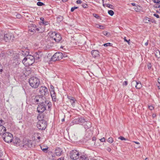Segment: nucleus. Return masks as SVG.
Wrapping results in <instances>:
<instances>
[{"label":"nucleus","instance_id":"45","mask_svg":"<svg viewBox=\"0 0 160 160\" xmlns=\"http://www.w3.org/2000/svg\"><path fill=\"white\" fill-rule=\"evenodd\" d=\"M82 6L84 8H87L88 7V5L85 3L82 4Z\"/></svg>","mask_w":160,"mask_h":160},{"label":"nucleus","instance_id":"33","mask_svg":"<svg viewBox=\"0 0 160 160\" xmlns=\"http://www.w3.org/2000/svg\"><path fill=\"white\" fill-rule=\"evenodd\" d=\"M108 13L111 16H112L114 14V12L112 10H108Z\"/></svg>","mask_w":160,"mask_h":160},{"label":"nucleus","instance_id":"57","mask_svg":"<svg viewBox=\"0 0 160 160\" xmlns=\"http://www.w3.org/2000/svg\"><path fill=\"white\" fill-rule=\"evenodd\" d=\"M39 118H42V117L40 115V114L38 115L37 117V119L38 120H40V119Z\"/></svg>","mask_w":160,"mask_h":160},{"label":"nucleus","instance_id":"26","mask_svg":"<svg viewBox=\"0 0 160 160\" xmlns=\"http://www.w3.org/2000/svg\"><path fill=\"white\" fill-rule=\"evenodd\" d=\"M39 97H40V95H39L36 96L35 98L33 99V102L36 103L39 102Z\"/></svg>","mask_w":160,"mask_h":160},{"label":"nucleus","instance_id":"53","mask_svg":"<svg viewBox=\"0 0 160 160\" xmlns=\"http://www.w3.org/2000/svg\"><path fill=\"white\" fill-rule=\"evenodd\" d=\"M82 2V1L80 0H78L76 1V3L78 4H81Z\"/></svg>","mask_w":160,"mask_h":160},{"label":"nucleus","instance_id":"13","mask_svg":"<svg viewBox=\"0 0 160 160\" xmlns=\"http://www.w3.org/2000/svg\"><path fill=\"white\" fill-rule=\"evenodd\" d=\"M3 36H4L3 40L5 41V42H9L10 41H12L13 40V36H12L10 34L3 33Z\"/></svg>","mask_w":160,"mask_h":160},{"label":"nucleus","instance_id":"1","mask_svg":"<svg viewBox=\"0 0 160 160\" xmlns=\"http://www.w3.org/2000/svg\"><path fill=\"white\" fill-rule=\"evenodd\" d=\"M30 85L32 88H36L38 87L40 84V80L36 77H32L29 80Z\"/></svg>","mask_w":160,"mask_h":160},{"label":"nucleus","instance_id":"23","mask_svg":"<svg viewBox=\"0 0 160 160\" xmlns=\"http://www.w3.org/2000/svg\"><path fill=\"white\" fill-rule=\"evenodd\" d=\"M153 2L156 4L154 7L156 8H159L160 6V0H153Z\"/></svg>","mask_w":160,"mask_h":160},{"label":"nucleus","instance_id":"18","mask_svg":"<svg viewBox=\"0 0 160 160\" xmlns=\"http://www.w3.org/2000/svg\"><path fill=\"white\" fill-rule=\"evenodd\" d=\"M91 54L93 57L95 58L99 55V52L98 50H93L91 51Z\"/></svg>","mask_w":160,"mask_h":160},{"label":"nucleus","instance_id":"52","mask_svg":"<svg viewBox=\"0 0 160 160\" xmlns=\"http://www.w3.org/2000/svg\"><path fill=\"white\" fill-rule=\"evenodd\" d=\"M54 87L52 85H50V91H52V90H54Z\"/></svg>","mask_w":160,"mask_h":160},{"label":"nucleus","instance_id":"46","mask_svg":"<svg viewBox=\"0 0 160 160\" xmlns=\"http://www.w3.org/2000/svg\"><path fill=\"white\" fill-rule=\"evenodd\" d=\"M93 15L94 17L97 19H98L100 18V16H98V14H96L93 13Z\"/></svg>","mask_w":160,"mask_h":160},{"label":"nucleus","instance_id":"58","mask_svg":"<svg viewBox=\"0 0 160 160\" xmlns=\"http://www.w3.org/2000/svg\"><path fill=\"white\" fill-rule=\"evenodd\" d=\"M123 84L125 86H127L128 84V82L126 81H124L123 83Z\"/></svg>","mask_w":160,"mask_h":160},{"label":"nucleus","instance_id":"28","mask_svg":"<svg viewBox=\"0 0 160 160\" xmlns=\"http://www.w3.org/2000/svg\"><path fill=\"white\" fill-rule=\"evenodd\" d=\"M57 33L55 32H50V37L52 38V39H53V37H54Z\"/></svg>","mask_w":160,"mask_h":160},{"label":"nucleus","instance_id":"4","mask_svg":"<svg viewBox=\"0 0 160 160\" xmlns=\"http://www.w3.org/2000/svg\"><path fill=\"white\" fill-rule=\"evenodd\" d=\"M4 141L8 143L12 142L13 138V135L9 132H6L2 136Z\"/></svg>","mask_w":160,"mask_h":160},{"label":"nucleus","instance_id":"2","mask_svg":"<svg viewBox=\"0 0 160 160\" xmlns=\"http://www.w3.org/2000/svg\"><path fill=\"white\" fill-rule=\"evenodd\" d=\"M36 61L35 58L31 55H29L24 58L22 61V62L26 66L32 65Z\"/></svg>","mask_w":160,"mask_h":160},{"label":"nucleus","instance_id":"7","mask_svg":"<svg viewBox=\"0 0 160 160\" xmlns=\"http://www.w3.org/2000/svg\"><path fill=\"white\" fill-rule=\"evenodd\" d=\"M28 30L29 32H38L40 33L42 32L40 31V28L34 24H30L28 26Z\"/></svg>","mask_w":160,"mask_h":160},{"label":"nucleus","instance_id":"16","mask_svg":"<svg viewBox=\"0 0 160 160\" xmlns=\"http://www.w3.org/2000/svg\"><path fill=\"white\" fill-rule=\"evenodd\" d=\"M85 129H88L91 127V123L89 121H85L83 124Z\"/></svg>","mask_w":160,"mask_h":160},{"label":"nucleus","instance_id":"19","mask_svg":"<svg viewBox=\"0 0 160 160\" xmlns=\"http://www.w3.org/2000/svg\"><path fill=\"white\" fill-rule=\"evenodd\" d=\"M39 99V102L40 103H45L47 100H46V98L44 96L40 95Z\"/></svg>","mask_w":160,"mask_h":160},{"label":"nucleus","instance_id":"54","mask_svg":"<svg viewBox=\"0 0 160 160\" xmlns=\"http://www.w3.org/2000/svg\"><path fill=\"white\" fill-rule=\"evenodd\" d=\"M100 140L101 142H105V139L104 138H103L100 139Z\"/></svg>","mask_w":160,"mask_h":160},{"label":"nucleus","instance_id":"43","mask_svg":"<svg viewBox=\"0 0 160 160\" xmlns=\"http://www.w3.org/2000/svg\"><path fill=\"white\" fill-rule=\"evenodd\" d=\"M139 7V8H140V7L138 5H137V6H136L134 8V10H135V11H136L137 12H138L139 10V9H138V7Z\"/></svg>","mask_w":160,"mask_h":160},{"label":"nucleus","instance_id":"29","mask_svg":"<svg viewBox=\"0 0 160 160\" xmlns=\"http://www.w3.org/2000/svg\"><path fill=\"white\" fill-rule=\"evenodd\" d=\"M45 104L46 105V106H48V108L49 109L51 108L52 107V104H51V102H50L48 101H47L45 103Z\"/></svg>","mask_w":160,"mask_h":160},{"label":"nucleus","instance_id":"25","mask_svg":"<svg viewBox=\"0 0 160 160\" xmlns=\"http://www.w3.org/2000/svg\"><path fill=\"white\" fill-rule=\"evenodd\" d=\"M21 53L23 56H26V57H27L29 56V52L28 50H24V51L22 50Z\"/></svg>","mask_w":160,"mask_h":160},{"label":"nucleus","instance_id":"61","mask_svg":"<svg viewBox=\"0 0 160 160\" xmlns=\"http://www.w3.org/2000/svg\"><path fill=\"white\" fill-rule=\"evenodd\" d=\"M158 82L160 84V77L158 78Z\"/></svg>","mask_w":160,"mask_h":160},{"label":"nucleus","instance_id":"42","mask_svg":"<svg viewBox=\"0 0 160 160\" xmlns=\"http://www.w3.org/2000/svg\"><path fill=\"white\" fill-rule=\"evenodd\" d=\"M78 7H72L71 9V12H73L74 11V10L75 9H77L78 8Z\"/></svg>","mask_w":160,"mask_h":160},{"label":"nucleus","instance_id":"30","mask_svg":"<svg viewBox=\"0 0 160 160\" xmlns=\"http://www.w3.org/2000/svg\"><path fill=\"white\" fill-rule=\"evenodd\" d=\"M155 54L157 58H160V52L159 50L156 51Z\"/></svg>","mask_w":160,"mask_h":160},{"label":"nucleus","instance_id":"59","mask_svg":"<svg viewBox=\"0 0 160 160\" xmlns=\"http://www.w3.org/2000/svg\"><path fill=\"white\" fill-rule=\"evenodd\" d=\"M107 150L109 152H110L111 150V148L109 147H108L107 148Z\"/></svg>","mask_w":160,"mask_h":160},{"label":"nucleus","instance_id":"49","mask_svg":"<svg viewBox=\"0 0 160 160\" xmlns=\"http://www.w3.org/2000/svg\"><path fill=\"white\" fill-rule=\"evenodd\" d=\"M148 108L151 110H152L154 109L153 107L151 105L148 106Z\"/></svg>","mask_w":160,"mask_h":160},{"label":"nucleus","instance_id":"36","mask_svg":"<svg viewBox=\"0 0 160 160\" xmlns=\"http://www.w3.org/2000/svg\"><path fill=\"white\" fill-rule=\"evenodd\" d=\"M37 5L38 6H41L44 5L45 4L43 2H38L37 3Z\"/></svg>","mask_w":160,"mask_h":160},{"label":"nucleus","instance_id":"62","mask_svg":"<svg viewBox=\"0 0 160 160\" xmlns=\"http://www.w3.org/2000/svg\"><path fill=\"white\" fill-rule=\"evenodd\" d=\"M133 142L137 144H139L140 143L139 142H136V141H133Z\"/></svg>","mask_w":160,"mask_h":160},{"label":"nucleus","instance_id":"48","mask_svg":"<svg viewBox=\"0 0 160 160\" xmlns=\"http://www.w3.org/2000/svg\"><path fill=\"white\" fill-rule=\"evenodd\" d=\"M4 121L2 119L0 120V125H2L4 124Z\"/></svg>","mask_w":160,"mask_h":160},{"label":"nucleus","instance_id":"24","mask_svg":"<svg viewBox=\"0 0 160 160\" xmlns=\"http://www.w3.org/2000/svg\"><path fill=\"white\" fill-rule=\"evenodd\" d=\"M79 160H89V158L86 155H81L79 158Z\"/></svg>","mask_w":160,"mask_h":160},{"label":"nucleus","instance_id":"21","mask_svg":"<svg viewBox=\"0 0 160 160\" xmlns=\"http://www.w3.org/2000/svg\"><path fill=\"white\" fill-rule=\"evenodd\" d=\"M50 92L51 96L52 98V100L53 101H56V93L54 90H52V91H50Z\"/></svg>","mask_w":160,"mask_h":160},{"label":"nucleus","instance_id":"9","mask_svg":"<svg viewBox=\"0 0 160 160\" xmlns=\"http://www.w3.org/2000/svg\"><path fill=\"white\" fill-rule=\"evenodd\" d=\"M42 54L41 52L38 51L35 52L33 55H32L35 58V60L36 62H39L41 61V58L42 57Z\"/></svg>","mask_w":160,"mask_h":160},{"label":"nucleus","instance_id":"8","mask_svg":"<svg viewBox=\"0 0 160 160\" xmlns=\"http://www.w3.org/2000/svg\"><path fill=\"white\" fill-rule=\"evenodd\" d=\"M39 92L41 95L47 96L49 92L48 89L45 86H41L39 88Z\"/></svg>","mask_w":160,"mask_h":160},{"label":"nucleus","instance_id":"55","mask_svg":"<svg viewBox=\"0 0 160 160\" xmlns=\"http://www.w3.org/2000/svg\"><path fill=\"white\" fill-rule=\"evenodd\" d=\"M148 68L149 69H150L151 68V67H152V65H151V63H149L148 65Z\"/></svg>","mask_w":160,"mask_h":160},{"label":"nucleus","instance_id":"51","mask_svg":"<svg viewBox=\"0 0 160 160\" xmlns=\"http://www.w3.org/2000/svg\"><path fill=\"white\" fill-rule=\"evenodd\" d=\"M3 71L2 67V65L0 64V73L2 72Z\"/></svg>","mask_w":160,"mask_h":160},{"label":"nucleus","instance_id":"10","mask_svg":"<svg viewBox=\"0 0 160 160\" xmlns=\"http://www.w3.org/2000/svg\"><path fill=\"white\" fill-rule=\"evenodd\" d=\"M46 110V105L45 103H40L38 106L37 110L39 113H42Z\"/></svg>","mask_w":160,"mask_h":160},{"label":"nucleus","instance_id":"3","mask_svg":"<svg viewBox=\"0 0 160 160\" xmlns=\"http://www.w3.org/2000/svg\"><path fill=\"white\" fill-rule=\"evenodd\" d=\"M47 126V123L46 121L44 119H42L41 120H38L37 126L40 130H45Z\"/></svg>","mask_w":160,"mask_h":160},{"label":"nucleus","instance_id":"11","mask_svg":"<svg viewBox=\"0 0 160 160\" xmlns=\"http://www.w3.org/2000/svg\"><path fill=\"white\" fill-rule=\"evenodd\" d=\"M131 86L132 87L135 86V88L137 89H140L142 87V85L140 81L137 82L136 81H134L131 82Z\"/></svg>","mask_w":160,"mask_h":160},{"label":"nucleus","instance_id":"15","mask_svg":"<svg viewBox=\"0 0 160 160\" xmlns=\"http://www.w3.org/2000/svg\"><path fill=\"white\" fill-rule=\"evenodd\" d=\"M62 39V37L59 33H57L54 37H53V39L56 42H59Z\"/></svg>","mask_w":160,"mask_h":160},{"label":"nucleus","instance_id":"41","mask_svg":"<svg viewBox=\"0 0 160 160\" xmlns=\"http://www.w3.org/2000/svg\"><path fill=\"white\" fill-rule=\"evenodd\" d=\"M118 139L121 140H126L127 139L122 136H120L118 138Z\"/></svg>","mask_w":160,"mask_h":160},{"label":"nucleus","instance_id":"27","mask_svg":"<svg viewBox=\"0 0 160 160\" xmlns=\"http://www.w3.org/2000/svg\"><path fill=\"white\" fill-rule=\"evenodd\" d=\"M40 20L42 21V23L44 25H46L49 24L48 22L44 20L43 18H40Z\"/></svg>","mask_w":160,"mask_h":160},{"label":"nucleus","instance_id":"22","mask_svg":"<svg viewBox=\"0 0 160 160\" xmlns=\"http://www.w3.org/2000/svg\"><path fill=\"white\" fill-rule=\"evenodd\" d=\"M13 143L14 145L19 146L20 145V141L19 138H16L13 140Z\"/></svg>","mask_w":160,"mask_h":160},{"label":"nucleus","instance_id":"63","mask_svg":"<svg viewBox=\"0 0 160 160\" xmlns=\"http://www.w3.org/2000/svg\"><path fill=\"white\" fill-rule=\"evenodd\" d=\"M152 116L153 118H154L156 117V115L155 114H153Z\"/></svg>","mask_w":160,"mask_h":160},{"label":"nucleus","instance_id":"64","mask_svg":"<svg viewBox=\"0 0 160 160\" xmlns=\"http://www.w3.org/2000/svg\"><path fill=\"white\" fill-rule=\"evenodd\" d=\"M145 45L146 46H147L148 45V41L145 43Z\"/></svg>","mask_w":160,"mask_h":160},{"label":"nucleus","instance_id":"5","mask_svg":"<svg viewBox=\"0 0 160 160\" xmlns=\"http://www.w3.org/2000/svg\"><path fill=\"white\" fill-rule=\"evenodd\" d=\"M63 57V55L62 52H58L55 53L52 57L50 61L55 62L56 61L59 60L61 59Z\"/></svg>","mask_w":160,"mask_h":160},{"label":"nucleus","instance_id":"31","mask_svg":"<svg viewBox=\"0 0 160 160\" xmlns=\"http://www.w3.org/2000/svg\"><path fill=\"white\" fill-rule=\"evenodd\" d=\"M96 27L97 28H99L102 29H104V28H105V27L101 25H100L98 24H97L96 25Z\"/></svg>","mask_w":160,"mask_h":160},{"label":"nucleus","instance_id":"17","mask_svg":"<svg viewBox=\"0 0 160 160\" xmlns=\"http://www.w3.org/2000/svg\"><path fill=\"white\" fill-rule=\"evenodd\" d=\"M55 152L57 156H60L61 155L63 152L62 149L59 148H57L55 150Z\"/></svg>","mask_w":160,"mask_h":160},{"label":"nucleus","instance_id":"47","mask_svg":"<svg viewBox=\"0 0 160 160\" xmlns=\"http://www.w3.org/2000/svg\"><path fill=\"white\" fill-rule=\"evenodd\" d=\"M75 101H76V100H75V99L74 100H72L70 101L71 103L72 104V105L73 106H74L75 105Z\"/></svg>","mask_w":160,"mask_h":160},{"label":"nucleus","instance_id":"56","mask_svg":"<svg viewBox=\"0 0 160 160\" xmlns=\"http://www.w3.org/2000/svg\"><path fill=\"white\" fill-rule=\"evenodd\" d=\"M153 16L155 17H156L157 18H159V16L158 14H153Z\"/></svg>","mask_w":160,"mask_h":160},{"label":"nucleus","instance_id":"20","mask_svg":"<svg viewBox=\"0 0 160 160\" xmlns=\"http://www.w3.org/2000/svg\"><path fill=\"white\" fill-rule=\"evenodd\" d=\"M6 131V128L3 125H0V135H3Z\"/></svg>","mask_w":160,"mask_h":160},{"label":"nucleus","instance_id":"44","mask_svg":"<svg viewBox=\"0 0 160 160\" xmlns=\"http://www.w3.org/2000/svg\"><path fill=\"white\" fill-rule=\"evenodd\" d=\"M103 34L105 36H108L109 34L107 31H104L103 32Z\"/></svg>","mask_w":160,"mask_h":160},{"label":"nucleus","instance_id":"39","mask_svg":"<svg viewBox=\"0 0 160 160\" xmlns=\"http://www.w3.org/2000/svg\"><path fill=\"white\" fill-rule=\"evenodd\" d=\"M145 23H148L150 22V18H146L144 20Z\"/></svg>","mask_w":160,"mask_h":160},{"label":"nucleus","instance_id":"35","mask_svg":"<svg viewBox=\"0 0 160 160\" xmlns=\"http://www.w3.org/2000/svg\"><path fill=\"white\" fill-rule=\"evenodd\" d=\"M3 33L0 32V42L2 41L3 40Z\"/></svg>","mask_w":160,"mask_h":160},{"label":"nucleus","instance_id":"12","mask_svg":"<svg viewBox=\"0 0 160 160\" xmlns=\"http://www.w3.org/2000/svg\"><path fill=\"white\" fill-rule=\"evenodd\" d=\"M33 141L32 140L26 139L23 141L22 146L23 147L26 146H27L28 148H31L33 146Z\"/></svg>","mask_w":160,"mask_h":160},{"label":"nucleus","instance_id":"6","mask_svg":"<svg viewBox=\"0 0 160 160\" xmlns=\"http://www.w3.org/2000/svg\"><path fill=\"white\" fill-rule=\"evenodd\" d=\"M80 156L79 151L76 150H72L70 153V158L71 159L76 160L79 158Z\"/></svg>","mask_w":160,"mask_h":160},{"label":"nucleus","instance_id":"34","mask_svg":"<svg viewBox=\"0 0 160 160\" xmlns=\"http://www.w3.org/2000/svg\"><path fill=\"white\" fill-rule=\"evenodd\" d=\"M108 141L109 143H111L113 141V139L112 137H110L108 139Z\"/></svg>","mask_w":160,"mask_h":160},{"label":"nucleus","instance_id":"40","mask_svg":"<svg viewBox=\"0 0 160 160\" xmlns=\"http://www.w3.org/2000/svg\"><path fill=\"white\" fill-rule=\"evenodd\" d=\"M112 44L109 42L105 43L103 44V46L105 47H107L108 46H112Z\"/></svg>","mask_w":160,"mask_h":160},{"label":"nucleus","instance_id":"14","mask_svg":"<svg viewBox=\"0 0 160 160\" xmlns=\"http://www.w3.org/2000/svg\"><path fill=\"white\" fill-rule=\"evenodd\" d=\"M86 120L82 118H76L73 120V122L76 124H81L83 125Z\"/></svg>","mask_w":160,"mask_h":160},{"label":"nucleus","instance_id":"32","mask_svg":"<svg viewBox=\"0 0 160 160\" xmlns=\"http://www.w3.org/2000/svg\"><path fill=\"white\" fill-rule=\"evenodd\" d=\"M106 7H108L111 9H113L114 7L112 5L109 4H105Z\"/></svg>","mask_w":160,"mask_h":160},{"label":"nucleus","instance_id":"37","mask_svg":"<svg viewBox=\"0 0 160 160\" xmlns=\"http://www.w3.org/2000/svg\"><path fill=\"white\" fill-rule=\"evenodd\" d=\"M41 149L45 152H48V147L45 148H43L42 147H41Z\"/></svg>","mask_w":160,"mask_h":160},{"label":"nucleus","instance_id":"50","mask_svg":"<svg viewBox=\"0 0 160 160\" xmlns=\"http://www.w3.org/2000/svg\"><path fill=\"white\" fill-rule=\"evenodd\" d=\"M124 41L128 42V44H129V43H130V40H127L126 39V37H124Z\"/></svg>","mask_w":160,"mask_h":160},{"label":"nucleus","instance_id":"60","mask_svg":"<svg viewBox=\"0 0 160 160\" xmlns=\"http://www.w3.org/2000/svg\"><path fill=\"white\" fill-rule=\"evenodd\" d=\"M64 158L63 157H61L58 158L57 160H63Z\"/></svg>","mask_w":160,"mask_h":160},{"label":"nucleus","instance_id":"38","mask_svg":"<svg viewBox=\"0 0 160 160\" xmlns=\"http://www.w3.org/2000/svg\"><path fill=\"white\" fill-rule=\"evenodd\" d=\"M67 98L68 99H69L70 100V101L72 100H75V98H74L72 97V96H68Z\"/></svg>","mask_w":160,"mask_h":160}]
</instances>
